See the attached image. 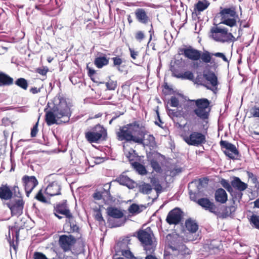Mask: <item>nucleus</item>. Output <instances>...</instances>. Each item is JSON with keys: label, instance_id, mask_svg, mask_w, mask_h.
<instances>
[{"label": "nucleus", "instance_id": "obj_1", "mask_svg": "<svg viewBox=\"0 0 259 259\" xmlns=\"http://www.w3.org/2000/svg\"><path fill=\"white\" fill-rule=\"evenodd\" d=\"M178 52L179 54H183L186 58L192 61H196L200 59L202 63L207 64L206 66L207 69L211 68L215 69L218 67V62L213 58V56L221 58L225 62H229L223 53H211L208 51L201 52L191 46L187 48H180Z\"/></svg>", "mask_w": 259, "mask_h": 259}, {"label": "nucleus", "instance_id": "obj_2", "mask_svg": "<svg viewBox=\"0 0 259 259\" xmlns=\"http://www.w3.org/2000/svg\"><path fill=\"white\" fill-rule=\"evenodd\" d=\"M147 132L145 126L141 125L139 121H135L120 126L116 132L118 141L133 142L140 145H144V138Z\"/></svg>", "mask_w": 259, "mask_h": 259}, {"label": "nucleus", "instance_id": "obj_3", "mask_svg": "<svg viewBox=\"0 0 259 259\" xmlns=\"http://www.w3.org/2000/svg\"><path fill=\"white\" fill-rule=\"evenodd\" d=\"M53 107L46 112L45 120L48 125L57 124V119L62 118L61 122L66 123L69 121L71 116V111L66 100L59 96L55 99Z\"/></svg>", "mask_w": 259, "mask_h": 259}, {"label": "nucleus", "instance_id": "obj_4", "mask_svg": "<svg viewBox=\"0 0 259 259\" xmlns=\"http://www.w3.org/2000/svg\"><path fill=\"white\" fill-rule=\"evenodd\" d=\"M191 102L194 103L195 108L190 113H184L183 117L187 120L190 121L195 115L203 121L207 120L209 118L211 109L210 101L206 98H201L192 100Z\"/></svg>", "mask_w": 259, "mask_h": 259}, {"label": "nucleus", "instance_id": "obj_5", "mask_svg": "<svg viewBox=\"0 0 259 259\" xmlns=\"http://www.w3.org/2000/svg\"><path fill=\"white\" fill-rule=\"evenodd\" d=\"M13 191L14 196L4 204L10 209L12 216L19 217L23 214L25 201L17 185L13 186Z\"/></svg>", "mask_w": 259, "mask_h": 259}, {"label": "nucleus", "instance_id": "obj_6", "mask_svg": "<svg viewBox=\"0 0 259 259\" xmlns=\"http://www.w3.org/2000/svg\"><path fill=\"white\" fill-rule=\"evenodd\" d=\"M137 237L141 242L147 254L153 253L156 248V240L150 228L140 230L137 232Z\"/></svg>", "mask_w": 259, "mask_h": 259}, {"label": "nucleus", "instance_id": "obj_7", "mask_svg": "<svg viewBox=\"0 0 259 259\" xmlns=\"http://www.w3.org/2000/svg\"><path fill=\"white\" fill-rule=\"evenodd\" d=\"M84 137L90 143H99L107 138V130L100 124H96L90 130L84 133Z\"/></svg>", "mask_w": 259, "mask_h": 259}, {"label": "nucleus", "instance_id": "obj_8", "mask_svg": "<svg viewBox=\"0 0 259 259\" xmlns=\"http://www.w3.org/2000/svg\"><path fill=\"white\" fill-rule=\"evenodd\" d=\"M220 9L219 14L221 18V21L220 24H223L230 27L236 26L238 15L235 7L232 6L225 8L221 7Z\"/></svg>", "mask_w": 259, "mask_h": 259}, {"label": "nucleus", "instance_id": "obj_9", "mask_svg": "<svg viewBox=\"0 0 259 259\" xmlns=\"http://www.w3.org/2000/svg\"><path fill=\"white\" fill-rule=\"evenodd\" d=\"M211 36L217 41L221 42H231L236 40L232 33L229 32L227 28L219 26L212 27L210 29Z\"/></svg>", "mask_w": 259, "mask_h": 259}, {"label": "nucleus", "instance_id": "obj_10", "mask_svg": "<svg viewBox=\"0 0 259 259\" xmlns=\"http://www.w3.org/2000/svg\"><path fill=\"white\" fill-rule=\"evenodd\" d=\"M183 140L189 145L198 147L206 142L205 135L201 132L193 131L189 135L183 136Z\"/></svg>", "mask_w": 259, "mask_h": 259}, {"label": "nucleus", "instance_id": "obj_11", "mask_svg": "<svg viewBox=\"0 0 259 259\" xmlns=\"http://www.w3.org/2000/svg\"><path fill=\"white\" fill-rule=\"evenodd\" d=\"M76 241L77 239L72 235H62L59 236L58 243L60 247L66 252L71 250Z\"/></svg>", "mask_w": 259, "mask_h": 259}, {"label": "nucleus", "instance_id": "obj_12", "mask_svg": "<svg viewBox=\"0 0 259 259\" xmlns=\"http://www.w3.org/2000/svg\"><path fill=\"white\" fill-rule=\"evenodd\" d=\"M220 145L224 154L231 159H237L239 156V152L236 146L227 141L221 140Z\"/></svg>", "mask_w": 259, "mask_h": 259}, {"label": "nucleus", "instance_id": "obj_13", "mask_svg": "<svg viewBox=\"0 0 259 259\" xmlns=\"http://www.w3.org/2000/svg\"><path fill=\"white\" fill-rule=\"evenodd\" d=\"M53 211L54 215L60 220L62 219L63 217L59 214L63 215L66 218L72 217V213L69 208L66 200L56 204L54 206Z\"/></svg>", "mask_w": 259, "mask_h": 259}, {"label": "nucleus", "instance_id": "obj_14", "mask_svg": "<svg viewBox=\"0 0 259 259\" xmlns=\"http://www.w3.org/2000/svg\"><path fill=\"white\" fill-rule=\"evenodd\" d=\"M21 180L26 195L29 197L31 192L38 185V181L35 176L28 175H24Z\"/></svg>", "mask_w": 259, "mask_h": 259}, {"label": "nucleus", "instance_id": "obj_15", "mask_svg": "<svg viewBox=\"0 0 259 259\" xmlns=\"http://www.w3.org/2000/svg\"><path fill=\"white\" fill-rule=\"evenodd\" d=\"M183 216V212L182 210L178 207H176L168 213L165 221L170 225H177L182 222Z\"/></svg>", "mask_w": 259, "mask_h": 259}, {"label": "nucleus", "instance_id": "obj_16", "mask_svg": "<svg viewBox=\"0 0 259 259\" xmlns=\"http://www.w3.org/2000/svg\"><path fill=\"white\" fill-rule=\"evenodd\" d=\"M233 179V180L231 182L232 188H234L239 191V192H236L235 196V198L240 199L242 196L241 192L246 189L247 185L243 182H242L238 177H234Z\"/></svg>", "mask_w": 259, "mask_h": 259}, {"label": "nucleus", "instance_id": "obj_17", "mask_svg": "<svg viewBox=\"0 0 259 259\" xmlns=\"http://www.w3.org/2000/svg\"><path fill=\"white\" fill-rule=\"evenodd\" d=\"M14 196L13 188L12 189L7 184H2L0 186V199L3 201H8Z\"/></svg>", "mask_w": 259, "mask_h": 259}, {"label": "nucleus", "instance_id": "obj_18", "mask_svg": "<svg viewBox=\"0 0 259 259\" xmlns=\"http://www.w3.org/2000/svg\"><path fill=\"white\" fill-rule=\"evenodd\" d=\"M65 221V224L64 225V228H69L67 229L66 232L68 233H76L80 234V237H81V234L80 233V228L77 225L76 222L75 220L73 214H72L71 218H66Z\"/></svg>", "mask_w": 259, "mask_h": 259}, {"label": "nucleus", "instance_id": "obj_19", "mask_svg": "<svg viewBox=\"0 0 259 259\" xmlns=\"http://www.w3.org/2000/svg\"><path fill=\"white\" fill-rule=\"evenodd\" d=\"M197 204L204 209L208 210L211 213H216L217 212V207L216 205L207 198H199L197 201Z\"/></svg>", "mask_w": 259, "mask_h": 259}, {"label": "nucleus", "instance_id": "obj_20", "mask_svg": "<svg viewBox=\"0 0 259 259\" xmlns=\"http://www.w3.org/2000/svg\"><path fill=\"white\" fill-rule=\"evenodd\" d=\"M61 187L58 182L54 181L50 183L45 189L46 194L51 196L61 194Z\"/></svg>", "mask_w": 259, "mask_h": 259}, {"label": "nucleus", "instance_id": "obj_21", "mask_svg": "<svg viewBox=\"0 0 259 259\" xmlns=\"http://www.w3.org/2000/svg\"><path fill=\"white\" fill-rule=\"evenodd\" d=\"M135 15L137 21L144 24L150 22V19L147 12L143 8H138L135 11Z\"/></svg>", "mask_w": 259, "mask_h": 259}, {"label": "nucleus", "instance_id": "obj_22", "mask_svg": "<svg viewBox=\"0 0 259 259\" xmlns=\"http://www.w3.org/2000/svg\"><path fill=\"white\" fill-rule=\"evenodd\" d=\"M214 198L217 202L224 204L228 200V195L224 189L219 188L215 192Z\"/></svg>", "mask_w": 259, "mask_h": 259}, {"label": "nucleus", "instance_id": "obj_23", "mask_svg": "<svg viewBox=\"0 0 259 259\" xmlns=\"http://www.w3.org/2000/svg\"><path fill=\"white\" fill-rule=\"evenodd\" d=\"M130 239L126 237L118 241L115 246V251L117 253L121 252L129 248L128 245L130 244Z\"/></svg>", "mask_w": 259, "mask_h": 259}, {"label": "nucleus", "instance_id": "obj_24", "mask_svg": "<svg viewBox=\"0 0 259 259\" xmlns=\"http://www.w3.org/2000/svg\"><path fill=\"white\" fill-rule=\"evenodd\" d=\"M203 75L204 78L209 81L213 87L217 89L219 82L217 76L215 73L211 71H208L207 73L204 72Z\"/></svg>", "mask_w": 259, "mask_h": 259}, {"label": "nucleus", "instance_id": "obj_25", "mask_svg": "<svg viewBox=\"0 0 259 259\" xmlns=\"http://www.w3.org/2000/svg\"><path fill=\"white\" fill-rule=\"evenodd\" d=\"M208 181V178L207 177H204L199 179L198 180H195L189 184H190V185L195 184L197 187L198 192H201L203 191L204 188H205L207 187Z\"/></svg>", "mask_w": 259, "mask_h": 259}, {"label": "nucleus", "instance_id": "obj_26", "mask_svg": "<svg viewBox=\"0 0 259 259\" xmlns=\"http://www.w3.org/2000/svg\"><path fill=\"white\" fill-rule=\"evenodd\" d=\"M185 226L186 230L191 233H196L199 228L198 223L192 218H189L186 220Z\"/></svg>", "mask_w": 259, "mask_h": 259}, {"label": "nucleus", "instance_id": "obj_27", "mask_svg": "<svg viewBox=\"0 0 259 259\" xmlns=\"http://www.w3.org/2000/svg\"><path fill=\"white\" fill-rule=\"evenodd\" d=\"M190 250L186 251H177L175 250L172 253L170 254L171 259H190Z\"/></svg>", "mask_w": 259, "mask_h": 259}, {"label": "nucleus", "instance_id": "obj_28", "mask_svg": "<svg viewBox=\"0 0 259 259\" xmlns=\"http://www.w3.org/2000/svg\"><path fill=\"white\" fill-rule=\"evenodd\" d=\"M107 214L115 219H121L124 216L123 212L117 208L110 206L107 208Z\"/></svg>", "mask_w": 259, "mask_h": 259}, {"label": "nucleus", "instance_id": "obj_29", "mask_svg": "<svg viewBox=\"0 0 259 259\" xmlns=\"http://www.w3.org/2000/svg\"><path fill=\"white\" fill-rule=\"evenodd\" d=\"M13 83L14 79L12 77L3 72H0V87L10 86Z\"/></svg>", "mask_w": 259, "mask_h": 259}, {"label": "nucleus", "instance_id": "obj_30", "mask_svg": "<svg viewBox=\"0 0 259 259\" xmlns=\"http://www.w3.org/2000/svg\"><path fill=\"white\" fill-rule=\"evenodd\" d=\"M109 58L105 55L96 57L94 60V64L98 68H102L109 64Z\"/></svg>", "mask_w": 259, "mask_h": 259}, {"label": "nucleus", "instance_id": "obj_31", "mask_svg": "<svg viewBox=\"0 0 259 259\" xmlns=\"http://www.w3.org/2000/svg\"><path fill=\"white\" fill-rule=\"evenodd\" d=\"M210 3L206 0L203 1H199L195 5L194 10L198 12H202L206 9L209 6Z\"/></svg>", "mask_w": 259, "mask_h": 259}, {"label": "nucleus", "instance_id": "obj_32", "mask_svg": "<svg viewBox=\"0 0 259 259\" xmlns=\"http://www.w3.org/2000/svg\"><path fill=\"white\" fill-rule=\"evenodd\" d=\"M149 161L153 170L157 173H160L162 171L161 165L156 158H151Z\"/></svg>", "mask_w": 259, "mask_h": 259}, {"label": "nucleus", "instance_id": "obj_33", "mask_svg": "<svg viewBox=\"0 0 259 259\" xmlns=\"http://www.w3.org/2000/svg\"><path fill=\"white\" fill-rule=\"evenodd\" d=\"M175 76L177 78H181L190 80H193L194 78L193 73L190 71H187L184 72L179 73L178 74H176Z\"/></svg>", "mask_w": 259, "mask_h": 259}, {"label": "nucleus", "instance_id": "obj_34", "mask_svg": "<svg viewBox=\"0 0 259 259\" xmlns=\"http://www.w3.org/2000/svg\"><path fill=\"white\" fill-rule=\"evenodd\" d=\"M134 168L140 174V175H146L147 174V170L145 167L138 162H134L132 163Z\"/></svg>", "mask_w": 259, "mask_h": 259}, {"label": "nucleus", "instance_id": "obj_35", "mask_svg": "<svg viewBox=\"0 0 259 259\" xmlns=\"http://www.w3.org/2000/svg\"><path fill=\"white\" fill-rule=\"evenodd\" d=\"M19 87L21 88L24 90H26L28 87V83L27 80L24 78H19L15 82Z\"/></svg>", "mask_w": 259, "mask_h": 259}, {"label": "nucleus", "instance_id": "obj_36", "mask_svg": "<svg viewBox=\"0 0 259 259\" xmlns=\"http://www.w3.org/2000/svg\"><path fill=\"white\" fill-rule=\"evenodd\" d=\"M128 210L131 213L138 214L142 211V209H141L138 204L136 203H133L128 207Z\"/></svg>", "mask_w": 259, "mask_h": 259}, {"label": "nucleus", "instance_id": "obj_37", "mask_svg": "<svg viewBox=\"0 0 259 259\" xmlns=\"http://www.w3.org/2000/svg\"><path fill=\"white\" fill-rule=\"evenodd\" d=\"M111 59L113 61V66L116 67L120 71V65L123 62V59L121 56H118L112 58Z\"/></svg>", "mask_w": 259, "mask_h": 259}, {"label": "nucleus", "instance_id": "obj_38", "mask_svg": "<svg viewBox=\"0 0 259 259\" xmlns=\"http://www.w3.org/2000/svg\"><path fill=\"white\" fill-rule=\"evenodd\" d=\"M34 198L36 199L39 202L42 203H47V199L46 197L44 196L42 192V189H41L38 191L36 195L34 197Z\"/></svg>", "mask_w": 259, "mask_h": 259}, {"label": "nucleus", "instance_id": "obj_39", "mask_svg": "<svg viewBox=\"0 0 259 259\" xmlns=\"http://www.w3.org/2000/svg\"><path fill=\"white\" fill-rule=\"evenodd\" d=\"M250 222L255 228L259 230V215L252 214L250 217Z\"/></svg>", "mask_w": 259, "mask_h": 259}, {"label": "nucleus", "instance_id": "obj_40", "mask_svg": "<svg viewBox=\"0 0 259 259\" xmlns=\"http://www.w3.org/2000/svg\"><path fill=\"white\" fill-rule=\"evenodd\" d=\"M191 185L190 184L188 185V190H189V194L190 196V198L191 200L196 202L197 203V201L199 199L198 198V194L199 192L198 193L194 192L192 190L190 189Z\"/></svg>", "mask_w": 259, "mask_h": 259}, {"label": "nucleus", "instance_id": "obj_41", "mask_svg": "<svg viewBox=\"0 0 259 259\" xmlns=\"http://www.w3.org/2000/svg\"><path fill=\"white\" fill-rule=\"evenodd\" d=\"M140 189L142 193L148 194L152 191V187L149 184L144 183L141 186Z\"/></svg>", "mask_w": 259, "mask_h": 259}, {"label": "nucleus", "instance_id": "obj_42", "mask_svg": "<svg viewBox=\"0 0 259 259\" xmlns=\"http://www.w3.org/2000/svg\"><path fill=\"white\" fill-rule=\"evenodd\" d=\"M221 184L222 186L225 188L229 192H233V188L232 187L231 184L230 185L227 180L223 179H222L221 181Z\"/></svg>", "mask_w": 259, "mask_h": 259}, {"label": "nucleus", "instance_id": "obj_43", "mask_svg": "<svg viewBox=\"0 0 259 259\" xmlns=\"http://www.w3.org/2000/svg\"><path fill=\"white\" fill-rule=\"evenodd\" d=\"M120 253L127 259H137L131 251L130 248L121 252Z\"/></svg>", "mask_w": 259, "mask_h": 259}, {"label": "nucleus", "instance_id": "obj_44", "mask_svg": "<svg viewBox=\"0 0 259 259\" xmlns=\"http://www.w3.org/2000/svg\"><path fill=\"white\" fill-rule=\"evenodd\" d=\"M94 210L96 212V214L95 215V220L100 223H105V220H104L103 217H102L101 209L100 208H98L95 209Z\"/></svg>", "mask_w": 259, "mask_h": 259}, {"label": "nucleus", "instance_id": "obj_45", "mask_svg": "<svg viewBox=\"0 0 259 259\" xmlns=\"http://www.w3.org/2000/svg\"><path fill=\"white\" fill-rule=\"evenodd\" d=\"M106 86L109 90H115L117 87V82L110 79L106 83Z\"/></svg>", "mask_w": 259, "mask_h": 259}, {"label": "nucleus", "instance_id": "obj_46", "mask_svg": "<svg viewBox=\"0 0 259 259\" xmlns=\"http://www.w3.org/2000/svg\"><path fill=\"white\" fill-rule=\"evenodd\" d=\"M215 241L213 240L208 244V248L210 252H215V251L219 250V246L215 244Z\"/></svg>", "mask_w": 259, "mask_h": 259}, {"label": "nucleus", "instance_id": "obj_47", "mask_svg": "<svg viewBox=\"0 0 259 259\" xmlns=\"http://www.w3.org/2000/svg\"><path fill=\"white\" fill-rule=\"evenodd\" d=\"M136 39L141 42L145 37L144 33L142 31H138L136 32L135 35Z\"/></svg>", "mask_w": 259, "mask_h": 259}, {"label": "nucleus", "instance_id": "obj_48", "mask_svg": "<svg viewBox=\"0 0 259 259\" xmlns=\"http://www.w3.org/2000/svg\"><path fill=\"white\" fill-rule=\"evenodd\" d=\"M146 145L149 146H153L155 144V138L152 135H149L146 139Z\"/></svg>", "mask_w": 259, "mask_h": 259}, {"label": "nucleus", "instance_id": "obj_49", "mask_svg": "<svg viewBox=\"0 0 259 259\" xmlns=\"http://www.w3.org/2000/svg\"><path fill=\"white\" fill-rule=\"evenodd\" d=\"M38 120L37 122L33 125V127L31 130V137L32 138L35 137L37 132H38Z\"/></svg>", "mask_w": 259, "mask_h": 259}, {"label": "nucleus", "instance_id": "obj_50", "mask_svg": "<svg viewBox=\"0 0 259 259\" xmlns=\"http://www.w3.org/2000/svg\"><path fill=\"white\" fill-rule=\"evenodd\" d=\"M170 105L171 107H177L179 105L178 99L175 96L171 97L170 99Z\"/></svg>", "mask_w": 259, "mask_h": 259}, {"label": "nucleus", "instance_id": "obj_51", "mask_svg": "<svg viewBox=\"0 0 259 259\" xmlns=\"http://www.w3.org/2000/svg\"><path fill=\"white\" fill-rule=\"evenodd\" d=\"M2 124L5 126H9L14 123V121H12L10 118L7 117H4L2 119Z\"/></svg>", "mask_w": 259, "mask_h": 259}, {"label": "nucleus", "instance_id": "obj_52", "mask_svg": "<svg viewBox=\"0 0 259 259\" xmlns=\"http://www.w3.org/2000/svg\"><path fill=\"white\" fill-rule=\"evenodd\" d=\"M33 256L34 259H48L44 254L39 252H35Z\"/></svg>", "mask_w": 259, "mask_h": 259}, {"label": "nucleus", "instance_id": "obj_53", "mask_svg": "<svg viewBox=\"0 0 259 259\" xmlns=\"http://www.w3.org/2000/svg\"><path fill=\"white\" fill-rule=\"evenodd\" d=\"M129 51L130 52L131 57L133 59L136 60L139 55V52L138 51H135L134 49L131 48H129Z\"/></svg>", "mask_w": 259, "mask_h": 259}, {"label": "nucleus", "instance_id": "obj_54", "mask_svg": "<svg viewBox=\"0 0 259 259\" xmlns=\"http://www.w3.org/2000/svg\"><path fill=\"white\" fill-rule=\"evenodd\" d=\"M36 72L42 75H46L48 72V69L45 68H38L36 70Z\"/></svg>", "mask_w": 259, "mask_h": 259}, {"label": "nucleus", "instance_id": "obj_55", "mask_svg": "<svg viewBox=\"0 0 259 259\" xmlns=\"http://www.w3.org/2000/svg\"><path fill=\"white\" fill-rule=\"evenodd\" d=\"M87 69L88 70L89 76H90L91 79L93 80V76L96 74V71L94 69L89 67L88 66H87Z\"/></svg>", "mask_w": 259, "mask_h": 259}, {"label": "nucleus", "instance_id": "obj_56", "mask_svg": "<svg viewBox=\"0 0 259 259\" xmlns=\"http://www.w3.org/2000/svg\"><path fill=\"white\" fill-rule=\"evenodd\" d=\"M251 114L254 117H259V107H254L252 108Z\"/></svg>", "mask_w": 259, "mask_h": 259}, {"label": "nucleus", "instance_id": "obj_57", "mask_svg": "<svg viewBox=\"0 0 259 259\" xmlns=\"http://www.w3.org/2000/svg\"><path fill=\"white\" fill-rule=\"evenodd\" d=\"M41 89V88H37L36 87H32L30 89L29 91L30 93H31L33 94H37V93L40 92Z\"/></svg>", "mask_w": 259, "mask_h": 259}, {"label": "nucleus", "instance_id": "obj_58", "mask_svg": "<svg viewBox=\"0 0 259 259\" xmlns=\"http://www.w3.org/2000/svg\"><path fill=\"white\" fill-rule=\"evenodd\" d=\"M94 198L97 200H100L102 198V195L100 192H97L94 193Z\"/></svg>", "mask_w": 259, "mask_h": 259}, {"label": "nucleus", "instance_id": "obj_59", "mask_svg": "<svg viewBox=\"0 0 259 259\" xmlns=\"http://www.w3.org/2000/svg\"><path fill=\"white\" fill-rule=\"evenodd\" d=\"M154 189L157 193L161 192L162 187L160 184H157L155 186Z\"/></svg>", "mask_w": 259, "mask_h": 259}, {"label": "nucleus", "instance_id": "obj_60", "mask_svg": "<svg viewBox=\"0 0 259 259\" xmlns=\"http://www.w3.org/2000/svg\"><path fill=\"white\" fill-rule=\"evenodd\" d=\"M145 259H158L155 255H152V253L148 254L145 257Z\"/></svg>", "mask_w": 259, "mask_h": 259}, {"label": "nucleus", "instance_id": "obj_61", "mask_svg": "<svg viewBox=\"0 0 259 259\" xmlns=\"http://www.w3.org/2000/svg\"><path fill=\"white\" fill-rule=\"evenodd\" d=\"M126 179V178L125 177H119L118 178L117 181L119 182L120 184H123Z\"/></svg>", "mask_w": 259, "mask_h": 259}, {"label": "nucleus", "instance_id": "obj_62", "mask_svg": "<svg viewBox=\"0 0 259 259\" xmlns=\"http://www.w3.org/2000/svg\"><path fill=\"white\" fill-rule=\"evenodd\" d=\"M124 114V112L121 113H115V115L112 117V120H115L117 118L119 117L121 115H123Z\"/></svg>", "mask_w": 259, "mask_h": 259}, {"label": "nucleus", "instance_id": "obj_63", "mask_svg": "<svg viewBox=\"0 0 259 259\" xmlns=\"http://www.w3.org/2000/svg\"><path fill=\"white\" fill-rule=\"evenodd\" d=\"M19 232L20 229H17L15 231V237L16 242H18L19 241Z\"/></svg>", "mask_w": 259, "mask_h": 259}, {"label": "nucleus", "instance_id": "obj_64", "mask_svg": "<svg viewBox=\"0 0 259 259\" xmlns=\"http://www.w3.org/2000/svg\"><path fill=\"white\" fill-rule=\"evenodd\" d=\"M254 207L259 208V198L256 199L254 201Z\"/></svg>", "mask_w": 259, "mask_h": 259}]
</instances>
